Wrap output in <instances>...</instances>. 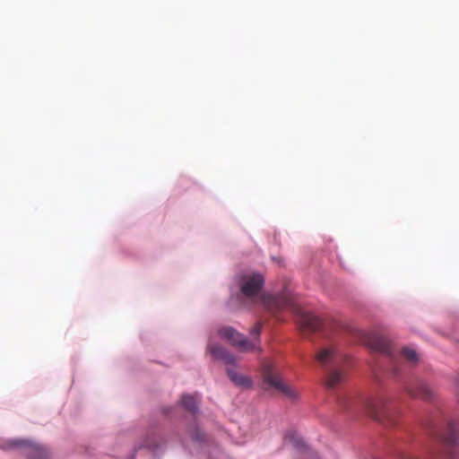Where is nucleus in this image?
<instances>
[{
	"instance_id": "9d476101",
	"label": "nucleus",
	"mask_w": 459,
	"mask_h": 459,
	"mask_svg": "<svg viewBox=\"0 0 459 459\" xmlns=\"http://www.w3.org/2000/svg\"><path fill=\"white\" fill-rule=\"evenodd\" d=\"M208 351L217 359L222 360L227 365H234L236 359L233 354L219 344H209Z\"/></svg>"
},
{
	"instance_id": "9b49d317",
	"label": "nucleus",
	"mask_w": 459,
	"mask_h": 459,
	"mask_svg": "<svg viewBox=\"0 0 459 459\" xmlns=\"http://www.w3.org/2000/svg\"><path fill=\"white\" fill-rule=\"evenodd\" d=\"M23 445H29L30 446V459H49L48 452L42 446L35 445V444H29L25 441H13V446H23Z\"/></svg>"
},
{
	"instance_id": "0eeeda50",
	"label": "nucleus",
	"mask_w": 459,
	"mask_h": 459,
	"mask_svg": "<svg viewBox=\"0 0 459 459\" xmlns=\"http://www.w3.org/2000/svg\"><path fill=\"white\" fill-rule=\"evenodd\" d=\"M264 279L262 274L250 273L242 274L238 280V286L242 295L247 299L257 297L264 286Z\"/></svg>"
},
{
	"instance_id": "f03ea898",
	"label": "nucleus",
	"mask_w": 459,
	"mask_h": 459,
	"mask_svg": "<svg viewBox=\"0 0 459 459\" xmlns=\"http://www.w3.org/2000/svg\"><path fill=\"white\" fill-rule=\"evenodd\" d=\"M261 302L264 307L272 314L290 309L291 310L296 317L297 323L299 325L300 330L307 332H316L322 327V321L314 314L303 310L298 305L295 304L292 298L287 294L281 295H263L261 297Z\"/></svg>"
},
{
	"instance_id": "f257e3e1",
	"label": "nucleus",
	"mask_w": 459,
	"mask_h": 459,
	"mask_svg": "<svg viewBox=\"0 0 459 459\" xmlns=\"http://www.w3.org/2000/svg\"><path fill=\"white\" fill-rule=\"evenodd\" d=\"M432 444L427 448L425 457L403 454L396 459H459V423L449 421L431 432Z\"/></svg>"
},
{
	"instance_id": "f8f14e48",
	"label": "nucleus",
	"mask_w": 459,
	"mask_h": 459,
	"mask_svg": "<svg viewBox=\"0 0 459 459\" xmlns=\"http://www.w3.org/2000/svg\"><path fill=\"white\" fill-rule=\"evenodd\" d=\"M159 446L160 445L155 436L149 437L144 440L143 445L135 450L131 459H140L139 456L143 449H147L146 453L151 455L159 447Z\"/></svg>"
},
{
	"instance_id": "6e6552de",
	"label": "nucleus",
	"mask_w": 459,
	"mask_h": 459,
	"mask_svg": "<svg viewBox=\"0 0 459 459\" xmlns=\"http://www.w3.org/2000/svg\"><path fill=\"white\" fill-rule=\"evenodd\" d=\"M364 342L371 350L387 355L395 366L396 360L393 354L392 345L385 336L376 333H368L366 335Z\"/></svg>"
},
{
	"instance_id": "7ed1b4c3",
	"label": "nucleus",
	"mask_w": 459,
	"mask_h": 459,
	"mask_svg": "<svg viewBox=\"0 0 459 459\" xmlns=\"http://www.w3.org/2000/svg\"><path fill=\"white\" fill-rule=\"evenodd\" d=\"M262 323L257 322L250 331L253 341H249L242 333L236 331L231 326H224L219 330V335L227 340L232 346L239 351L249 352L253 351H261L259 335L262 332Z\"/></svg>"
},
{
	"instance_id": "20e7f679",
	"label": "nucleus",
	"mask_w": 459,
	"mask_h": 459,
	"mask_svg": "<svg viewBox=\"0 0 459 459\" xmlns=\"http://www.w3.org/2000/svg\"><path fill=\"white\" fill-rule=\"evenodd\" d=\"M392 400L385 395L369 397L364 402L367 412L376 420L388 427L397 422V412L392 408Z\"/></svg>"
},
{
	"instance_id": "4468645a",
	"label": "nucleus",
	"mask_w": 459,
	"mask_h": 459,
	"mask_svg": "<svg viewBox=\"0 0 459 459\" xmlns=\"http://www.w3.org/2000/svg\"><path fill=\"white\" fill-rule=\"evenodd\" d=\"M199 402L200 397L197 395L185 394L181 399L183 407L192 413H195L197 411Z\"/></svg>"
},
{
	"instance_id": "2eb2a0df",
	"label": "nucleus",
	"mask_w": 459,
	"mask_h": 459,
	"mask_svg": "<svg viewBox=\"0 0 459 459\" xmlns=\"http://www.w3.org/2000/svg\"><path fill=\"white\" fill-rule=\"evenodd\" d=\"M402 355L405 359H407L410 362L415 363L418 361V355H417L416 351L408 347H404L402 350Z\"/></svg>"
},
{
	"instance_id": "1a4fd4ad",
	"label": "nucleus",
	"mask_w": 459,
	"mask_h": 459,
	"mask_svg": "<svg viewBox=\"0 0 459 459\" xmlns=\"http://www.w3.org/2000/svg\"><path fill=\"white\" fill-rule=\"evenodd\" d=\"M404 391L412 398L429 401L433 397L431 389L422 381L416 380L404 385Z\"/></svg>"
},
{
	"instance_id": "39448f33",
	"label": "nucleus",
	"mask_w": 459,
	"mask_h": 459,
	"mask_svg": "<svg viewBox=\"0 0 459 459\" xmlns=\"http://www.w3.org/2000/svg\"><path fill=\"white\" fill-rule=\"evenodd\" d=\"M316 358L322 367H330L325 382L328 388H334L343 381L342 369L339 368V364L343 360L342 354L333 348H325L316 354Z\"/></svg>"
},
{
	"instance_id": "423d86ee",
	"label": "nucleus",
	"mask_w": 459,
	"mask_h": 459,
	"mask_svg": "<svg viewBox=\"0 0 459 459\" xmlns=\"http://www.w3.org/2000/svg\"><path fill=\"white\" fill-rule=\"evenodd\" d=\"M262 374L263 389L266 391H277L292 400L297 399L299 397V391L296 388L285 384L281 380L279 372L277 371L273 365L264 363L263 365Z\"/></svg>"
},
{
	"instance_id": "ddd939ff",
	"label": "nucleus",
	"mask_w": 459,
	"mask_h": 459,
	"mask_svg": "<svg viewBox=\"0 0 459 459\" xmlns=\"http://www.w3.org/2000/svg\"><path fill=\"white\" fill-rule=\"evenodd\" d=\"M227 374L230 380L238 386L249 388L252 385V381L249 377H245L232 368L227 369Z\"/></svg>"
}]
</instances>
